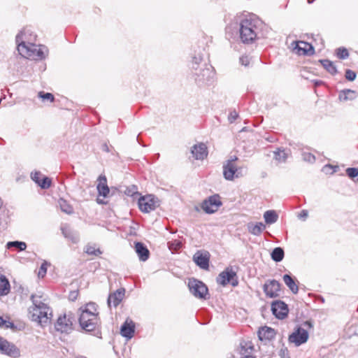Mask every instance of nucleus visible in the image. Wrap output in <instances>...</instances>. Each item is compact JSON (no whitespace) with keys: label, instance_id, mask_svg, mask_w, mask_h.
<instances>
[{"label":"nucleus","instance_id":"nucleus-33","mask_svg":"<svg viewBox=\"0 0 358 358\" xmlns=\"http://www.w3.org/2000/svg\"><path fill=\"white\" fill-rule=\"evenodd\" d=\"M12 248H15L17 249L19 251H24L27 248V244L23 241H9L6 243V248L10 249Z\"/></svg>","mask_w":358,"mask_h":358},{"label":"nucleus","instance_id":"nucleus-4","mask_svg":"<svg viewBox=\"0 0 358 358\" xmlns=\"http://www.w3.org/2000/svg\"><path fill=\"white\" fill-rule=\"evenodd\" d=\"M27 46L24 45H18V52L24 57L29 58L35 60H42L45 58L48 55V48L44 45H36L33 43L34 38L32 36L30 38Z\"/></svg>","mask_w":358,"mask_h":358},{"label":"nucleus","instance_id":"nucleus-17","mask_svg":"<svg viewBox=\"0 0 358 358\" xmlns=\"http://www.w3.org/2000/svg\"><path fill=\"white\" fill-rule=\"evenodd\" d=\"M33 37V43H35L36 41V35L32 31V30L29 28H24L23 29L17 36L15 38L17 46L18 47V45H24V46L28 45V43L26 41H29L31 39V37Z\"/></svg>","mask_w":358,"mask_h":358},{"label":"nucleus","instance_id":"nucleus-26","mask_svg":"<svg viewBox=\"0 0 358 358\" xmlns=\"http://www.w3.org/2000/svg\"><path fill=\"white\" fill-rule=\"evenodd\" d=\"M248 228L250 234L259 236L266 229V225L262 222H257L255 224L250 223Z\"/></svg>","mask_w":358,"mask_h":358},{"label":"nucleus","instance_id":"nucleus-20","mask_svg":"<svg viewBox=\"0 0 358 358\" xmlns=\"http://www.w3.org/2000/svg\"><path fill=\"white\" fill-rule=\"evenodd\" d=\"M135 331V324L131 320H127L120 329L121 335L128 339L134 336Z\"/></svg>","mask_w":358,"mask_h":358},{"label":"nucleus","instance_id":"nucleus-22","mask_svg":"<svg viewBox=\"0 0 358 358\" xmlns=\"http://www.w3.org/2000/svg\"><path fill=\"white\" fill-rule=\"evenodd\" d=\"M134 250L141 261L145 262L148 259L150 251L143 243L141 242L135 243Z\"/></svg>","mask_w":358,"mask_h":358},{"label":"nucleus","instance_id":"nucleus-38","mask_svg":"<svg viewBox=\"0 0 358 358\" xmlns=\"http://www.w3.org/2000/svg\"><path fill=\"white\" fill-rule=\"evenodd\" d=\"M52 181L48 177L44 176L38 183L42 189H48L51 186Z\"/></svg>","mask_w":358,"mask_h":358},{"label":"nucleus","instance_id":"nucleus-39","mask_svg":"<svg viewBox=\"0 0 358 358\" xmlns=\"http://www.w3.org/2000/svg\"><path fill=\"white\" fill-rule=\"evenodd\" d=\"M0 327L4 329H13L15 325L9 320H4L3 317H0Z\"/></svg>","mask_w":358,"mask_h":358},{"label":"nucleus","instance_id":"nucleus-3","mask_svg":"<svg viewBox=\"0 0 358 358\" xmlns=\"http://www.w3.org/2000/svg\"><path fill=\"white\" fill-rule=\"evenodd\" d=\"M41 299V296H31L33 306L29 308V317L32 321L36 322L41 325H45L50 322L52 310Z\"/></svg>","mask_w":358,"mask_h":358},{"label":"nucleus","instance_id":"nucleus-37","mask_svg":"<svg viewBox=\"0 0 358 358\" xmlns=\"http://www.w3.org/2000/svg\"><path fill=\"white\" fill-rule=\"evenodd\" d=\"M336 52L337 57L341 59H345L349 56V52L345 48H339L336 49Z\"/></svg>","mask_w":358,"mask_h":358},{"label":"nucleus","instance_id":"nucleus-25","mask_svg":"<svg viewBox=\"0 0 358 358\" xmlns=\"http://www.w3.org/2000/svg\"><path fill=\"white\" fill-rule=\"evenodd\" d=\"M357 92L352 90H344L340 92L338 99L341 101H352L356 99Z\"/></svg>","mask_w":358,"mask_h":358},{"label":"nucleus","instance_id":"nucleus-51","mask_svg":"<svg viewBox=\"0 0 358 358\" xmlns=\"http://www.w3.org/2000/svg\"><path fill=\"white\" fill-rule=\"evenodd\" d=\"M77 295H78V293L76 292H71L70 294V298L72 300H74L76 299Z\"/></svg>","mask_w":358,"mask_h":358},{"label":"nucleus","instance_id":"nucleus-6","mask_svg":"<svg viewBox=\"0 0 358 358\" xmlns=\"http://www.w3.org/2000/svg\"><path fill=\"white\" fill-rule=\"evenodd\" d=\"M238 160L236 156H231L223 164V176L227 180H233L235 178H239L241 168H238L236 162Z\"/></svg>","mask_w":358,"mask_h":358},{"label":"nucleus","instance_id":"nucleus-55","mask_svg":"<svg viewBox=\"0 0 358 358\" xmlns=\"http://www.w3.org/2000/svg\"><path fill=\"white\" fill-rule=\"evenodd\" d=\"M1 206H2V201H1V199H0V208L1 207Z\"/></svg>","mask_w":358,"mask_h":358},{"label":"nucleus","instance_id":"nucleus-13","mask_svg":"<svg viewBox=\"0 0 358 358\" xmlns=\"http://www.w3.org/2000/svg\"><path fill=\"white\" fill-rule=\"evenodd\" d=\"M292 48L293 52L299 55H311L314 53L312 45L305 41H294Z\"/></svg>","mask_w":358,"mask_h":358},{"label":"nucleus","instance_id":"nucleus-28","mask_svg":"<svg viewBox=\"0 0 358 358\" xmlns=\"http://www.w3.org/2000/svg\"><path fill=\"white\" fill-rule=\"evenodd\" d=\"M10 283L6 277L0 274V296H4L9 293Z\"/></svg>","mask_w":358,"mask_h":358},{"label":"nucleus","instance_id":"nucleus-53","mask_svg":"<svg viewBox=\"0 0 358 358\" xmlns=\"http://www.w3.org/2000/svg\"><path fill=\"white\" fill-rule=\"evenodd\" d=\"M131 188L134 189V191L132 192V194H134L135 193L137 192V188L136 187V186H132Z\"/></svg>","mask_w":358,"mask_h":358},{"label":"nucleus","instance_id":"nucleus-24","mask_svg":"<svg viewBox=\"0 0 358 358\" xmlns=\"http://www.w3.org/2000/svg\"><path fill=\"white\" fill-rule=\"evenodd\" d=\"M275 335L274 329L271 327H263L258 331V336L261 341L271 340L274 338Z\"/></svg>","mask_w":358,"mask_h":358},{"label":"nucleus","instance_id":"nucleus-30","mask_svg":"<svg viewBox=\"0 0 358 358\" xmlns=\"http://www.w3.org/2000/svg\"><path fill=\"white\" fill-rule=\"evenodd\" d=\"M264 218L266 224H271L277 222L278 215L275 210H270L264 213Z\"/></svg>","mask_w":358,"mask_h":358},{"label":"nucleus","instance_id":"nucleus-49","mask_svg":"<svg viewBox=\"0 0 358 358\" xmlns=\"http://www.w3.org/2000/svg\"><path fill=\"white\" fill-rule=\"evenodd\" d=\"M308 215V211L306 210H303L301 211L299 215V218L306 219Z\"/></svg>","mask_w":358,"mask_h":358},{"label":"nucleus","instance_id":"nucleus-40","mask_svg":"<svg viewBox=\"0 0 358 358\" xmlns=\"http://www.w3.org/2000/svg\"><path fill=\"white\" fill-rule=\"evenodd\" d=\"M302 158L303 161L309 163H314L315 162V157L310 152H303Z\"/></svg>","mask_w":358,"mask_h":358},{"label":"nucleus","instance_id":"nucleus-1","mask_svg":"<svg viewBox=\"0 0 358 358\" xmlns=\"http://www.w3.org/2000/svg\"><path fill=\"white\" fill-rule=\"evenodd\" d=\"M190 68L195 82L199 85H209L213 83L215 75L214 69L210 64L203 61L201 54L192 57Z\"/></svg>","mask_w":358,"mask_h":358},{"label":"nucleus","instance_id":"nucleus-5","mask_svg":"<svg viewBox=\"0 0 358 358\" xmlns=\"http://www.w3.org/2000/svg\"><path fill=\"white\" fill-rule=\"evenodd\" d=\"M257 23L258 21L257 20L251 17L241 20L240 24V37L243 43H251L257 38Z\"/></svg>","mask_w":358,"mask_h":358},{"label":"nucleus","instance_id":"nucleus-32","mask_svg":"<svg viewBox=\"0 0 358 358\" xmlns=\"http://www.w3.org/2000/svg\"><path fill=\"white\" fill-rule=\"evenodd\" d=\"M322 66L331 75L337 73V69L334 63L329 59L320 60Z\"/></svg>","mask_w":358,"mask_h":358},{"label":"nucleus","instance_id":"nucleus-45","mask_svg":"<svg viewBox=\"0 0 358 358\" xmlns=\"http://www.w3.org/2000/svg\"><path fill=\"white\" fill-rule=\"evenodd\" d=\"M345 78L350 81H353L356 78V73L355 71L347 69L345 71Z\"/></svg>","mask_w":358,"mask_h":358},{"label":"nucleus","instance_id":"nucleus-31","mask_svg":"<svg viewBox=\"0 0 358 358\" xmlns=\"http://www.w3.org/2000/svg\"><path fill=\"white\" fill-rule=\"evenodd\" d=\"M284 256V250L280 247L275 248L271 254V259L275 262H281L283 259Z\"/></svg>","mask_w":358,"mask_h":358},{"label":"nucleus","instance_id":"nucleus-21","mask_svg":"<svg viewBox=\"0 0 358 358\" xmlns=\"http://www.w3.org/2000/svg\"><path fill=\"white\" fill-rule=\"evenodd\" d=\"M124 293L125 289L124 288H121L110 294L108 298V305L109 306L113 305L114 307H117L122 301L124 296Z\"/></svg>","mask_w":358,"mask_h":358},{"label":"nucleus","instance_id":"nucleus-10","mask_svg":"<svg viewBox=\"0 0 358 358\" xmlns=\"http://www.w3.org/2000/svg\"><path fill=\"white\" fill-rule=\"evenodd\" d=\"M0 353L10 357L12 358H18L20 357V349L13 343L0 337Z\"/></svg>","mask_w":358,"mask_h":358},{"label":"nucleus","instance_id":"nucleus-16","mask_svg":"<svg viewBox=\"0 0 358 358\" xmlns=\"http://www.w3.org/2000/svg\"><path fill=\"white\" fill-rule=\"evenodd\" d=\"M280 291V284L275 280H269L264 285V292L266 296L275 298L279 296Z\"/></svg>","mask_w":358,"mask_h":358},{"label":"nucleus","instance_id":"nucleus-42","mask_svg":"<svg viewBox=\"0 0 358 358\" xmlns=\"http://www.w3.org/2000/svg\"><path fill=\"white\" fill-rule=\"evenodd\" d=\"M49 264L45 261L41 266L40 268H39V271H38V277L39 278H43L46 273H47V266Z\"/></svg>","mask_w":358,"mask_h":358},{"label":"nucleus","instance_id":"nucleus-34","mask_svg":"<svg viewBox=\"0 0 358 358\" xmlns=\"http://www.w3.org/2000/svg\"><path fill=\"white\" fill-rule=\"evenodd\" d=\"M58 204L62 212L69 215L73 213V207L70 204H69L66 200L63 199H59L58 201Z\"/></svg>","mask_w":358,"mask_h":358},{"label":"nucleus","instance_id":"nucleus-11","mask_svg":"<svg viewBox=\"0 0 358 358\" xmlns=\"http://www.w3.org/2000/svg\"><path fill=\"white\" fill-rule=\"evenodd\" d=\"M236 273L230 267H227L224 271L221 272L217 279L219 284L225 286L231 283L232 286L236 287L238 285L237 280L234 279Z\"/></svg>","mask_w":358,"mask_h":358},{"label":"nucleus","instance_id":"nucleus-12","mask_svg":"<svg viewBox=\"0 0 358 358\" xmlns=\"http://www.w3.org/2000/svg\"><path fill=\"white\" fill-rule=\"evenodd\" d=\"M73 318L64 314L59 317L55 327L57 331L69 334L73 330Z\"/></svg>","mask_w":358,"mask_h":358},{"label":"nucleus","instance_id":"nucleus-19","mask_svg":"<svg viewBox=\"0 0 358 358\" xmlns=\"http://www.w3.org/2000/svg\"><path fill=\"white\" fill-rule=\"evenodd\" d=\"M192 156L197 160H203L208 156V150L205 143L195 144L191 149Z\"/></svg>","mask_w":358,"mask_h":358},{"label":"nucleus","instance_id":"nucleus-50","mask_svg":"<svg viewBox=\"0 0 358 358\" xmlns=\"http://www.w3.org/2000/svg\"><path fill=\"white\" fill-rule=\"evenodd\" d=\"M101 149L103 151L106 152H110V149H109V147L108 145H107V143H103L101 146Z\"/></svg>","mask_w":358,"mask_h":358},{"label":"nucleus","instance_id":"nucleus-54","mask_svg":"<svg viewBox=\"0 0 358 358\" xmlns=\"http://www.w3.org/2000/svg\"><path fill=\"white\" fill-rule=\"evenodd\" d=\"M133 191H134V189H131V190H130V189H129L128 194H131V195H133V194H132V192H133Z\"/></svg>","mask_w":358,"mask_h":358},{"label":"nucleus","instance_id":"nucleus-36","mask_svg":"<svg viewBox=\"0 0 358 358\" xmlns=\"http://www.w3.org/2000/svg\"><path fill=\"white\" fill-rule=\"evenodd\" d=\"M85 252L90 255L99 256L101 254V250L98 248L96 249L94 245H87L85 248Z\"/></svg>","mask_w":358,"mask_h":358},{"label":"nucleus","instance_id":"nucleus-14","mask_svg":"<svg viewBox=\"0 0 358 358\" xmlns=\"http://www.w3.org/2000/svg\"><path fill=\"white\" fill-rule=\"evenodd\" d=\"M308 338V331L301 327H298L292 334L289 335V341L294 343L296 346H299L306 343Z\"/></svg>","mask_w":358,"mask_h":358},{"label":"nucleus","instance_id":"nucleus-2","mask_svg":"<svg viewBox=\"0 0 358 358\" xmlns=\"http://www.w3.org/2000/svg\"><path fill=\"white\" fill-rule=\"evenodd\" d=\"M78 322L83 330L86 332L95 331L99 326V317L94 303H89L79 309Z\"/></svg>","mask_w":358,"mask_h":358},{"label":"nucleus","instance_id":"nucleus-23","mask_svg":"<svg viewBox=\"0 0 358 358\" xmlns=\"http://www.w3.org/2000/svg\"><path fill=\"white\" fill-rule=\"evenodd\" d=\"M99 183L97 185V190L99 194L106 197L109 194V187L107 185V180L105 176L101 175L99 177Z\"/></svg>","mask_w":358,"mask_h":358},{"label":"nucleus","instance_id":"nucleus-9","mask_svg":"<svg viewBox=\"0 0 358 358\" xmlns=\"http://www.w3.org/2000/svg\"><path fill=\"white\" fill-rule=\"evenodd\" d=\"M222 204L220 196L214 194L205 199L202 202L201 207L205 213L211 214L217 211Z\"/></svg>","mask_w":358,"mask_h":358},{"label":"nucleus","instance_id":"nucleus-18","mask_svg":"<svg viewBox=\"0 0 358 358\" xmlns=\"http://www.w3.org/2000/svg\"><path fill=\"white\" fill-rule=\"evenodd\" d=\"M271 310L278 319H284L289 311L287 304L282 301H273L271 304Z\"/></svg>","mask_w":358,"mask_h":358},{"label":"nucleus","instance_id":"nucleus-43","mask_svg":"<svg viewBox=\"0 0 358 358\" xmlns=\"http://www.w3.org/2000/svg\"><path fill=\"white\" fill-rule=\"evenodd\" d=\"M346 173L350 178H354L358 176V169L348 168L346 169Z\"/></svg>","mask_w":358,"mask_h":358},{"label":"nucleus","instance_id":"nucleus-52","mask_svg":"<svg viewBox=\"0 0 358 358\" xmlns=\"http://www.w3.org/2000/svg\"><path fill=\"white\" fill-rule=\"evenodd\" d=\"M304 326L306 327H312V324H311V322L310 321H306L305 323H304Z\"/></svg>","mask_w":358,"mask_h":358},{"label":"nucleus","instance_id":"nucleus-7","mask_svg":"<svg viewBox=\"0 0 358 358\" xmlns=\"http://www.w3.org/2000/svg\"><path fill=\"white\" fill-rule=\"evenodd\" d=\"M188 287L191 294L196 298L206 299V296L208 294V289L206 285L196 279H189Z\"/></svg>","mask_w":358,"mask_h":358},{"label":"nucleus","instance_id":"nucleus-15","mask_svg":"<svg viewBox=\"0 0 358 358\" xmlns=\"http://www.w3.org/2000/svg\"><path fill=\"white\" fill-rule=\"evenodd\" d=\"M193 260L201 268L207 270L209 267L210 254L208 251L198 250L194 255Z\"/></svg>","mask_w":358,"mask_h":358},{"label":"nucleus","instance_id":"nucleus-41","mask_svg":"<svg viewBox=\"0 0 358 358\" xmlns=\"http://www.w3.org/2000/svg\"><path fill=\"white\" fill-rule=\"evenodd\" d=\"M38 96L41 98L43 100H49L50 102H53L55 100L53 94L49 92H40L38 93Z\"/></svg>","mask_w":358,"mask_h":358},{"label":"nucleus","instance_id":"nucleus-48","mask_svg":"<svg viewBox=\"0 0 358 358\" xmlns=\"http://www.w3.org/2000/svg\"><path fill=\"white\" fill-rule=\"evenodd\" d=\"M280 358H289L288 356V350L286 348H282L280 350Z\"/></svg>","mask_w":358,"mask_h":358},{"label":"nucleus","instance_id":"nucleus-47","mask_svg":"<svg viewBox=\"0 0 358 358\" xmlns=\"http://www.w3.org/2000/svg\"><path fill=\"white\" fill-rule=\"evenodd\" d=\"M240 62L242 65L247 66L250 63V59L248 56L243 55L240 57Z\"/></svg>","mask_w":358,"mask_h":358},{"label":"nucleus","instance_id":"nucleus-27","mask_svg":"<svg viewBox=\"0 0 358 358\" xmlns=\"http://www.w3.org/2000/svg\"><path fill=\"white\" fill-rule=\"evenodd\" d=\"M282 278L284 282L289 288L292 292L296 294L299 291V287L294 278L289 274L284 275Z\"/></svg>","mask_w":358,"mask_h":358},{"label":"nucleus","instance_id":"nucleus-8","mask_svg":"<svg viewBox=\"0 0 358 358\" xmlns=\"http://www.w3.org/2000/svg\"><path fill=\"white\" fill-rule=\"evenodd\" d=\"M139 209L143 213H150L155 210L159 206L158 199L152 195L148 194L141 196L138 201Z\"/></svg>","mask_w":358,"mask_h":358},{"label":"nucleus","instance_id":"nucleus-35","mask_svg":"<svg viewBox=\"0 0 358 358\" xmlns=\"http://www.w3.org/2000/svg\"><path fill=\"white\" fill-rule=\"evenodd\" d=\"M169 249L172 252H175L179 250L182 247V243L178 239L170 241L167 243Z\"/></svg>","mask_w":358,"mask_h":358},{"label":"nucleus","instance_id":"nucleus-44","mask_svg":"<svg viewBox=\"0 0 358 358\" xmlns=\"http://www.w3.org/2000/svg\"><path fill=\"white\" fill-rule=\"evenodd\" d=\"M41 176H42V174L40 171H35L34 172H31V178L33 181H34L38 185L39 181L41 180Z\"/></svg>","mask_w":358,"mask_h":358},{"label":"nucleus","instance_id":"nucleus-29","mask_svg":"<svg viewBox=\"0 0 358 358\" xmlns=\"http://www.w3.org/2000/svg\"><path fill=\"white\" fill-rule=\"evenodd\" d=\"M288 157V153L284 149L277 148L273 151V159L278 163H285Z\"/></svg>","mask_w":358,"mask_h":358},{"label":"nucleus","instance_id":"nucleus-46","mask_svg":"<svg viewBox=\"0 0 358 358\" xmlns=\"http://www.w3.org/2000/svg\"><path fill=\"white\" fill-rule=\"evenodd\" d=\"M238 117V113L235 110H234L230 112L228 116V120L230 123H233Z\"/></svg>","mask_w":358,"mask_h":358}]
</instances>
